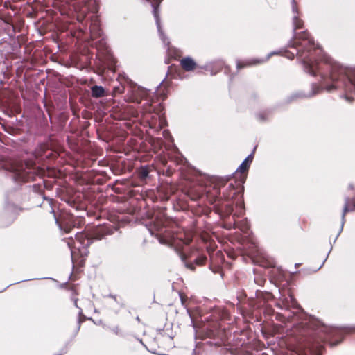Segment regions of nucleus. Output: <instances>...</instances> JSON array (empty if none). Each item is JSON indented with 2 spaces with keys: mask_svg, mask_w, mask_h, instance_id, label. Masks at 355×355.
I'll return each mask as SVG.
<instances>
[{
  "mask_svg": "<svg viewBox=\"0 0 355 355\" xmlns=\"http://www.w3.org/2000/svg\"><path fill=\"white\" fill-rule=\"evenodd\" d=\"M293 24L295 29L300 28L302 26V21L297 16L293 17Z\"/></svg>",
  "mask_w": 355,
  "mask_h": 355,
  "instance_id": "8",
  "label": "nucleus"
},
{
  "mask_svg": "<svg viewBox=\"0 0 355 355\" xmlns=\"http://www.w3.org/2000/svg\"><path fill=\"white\" fill-rule=\"evenodd\" d=\"M330 69V79L334 82L333 85L327 86L326 89L331 91L334 89L341 87L340 79L342 81L343 87L349 92L355 91V73L345 76V69L338 65L337 63L334 62L331 58L323 55L322 62L320 64L316 63L311 64L308 69V72L313 75L316 76L320 73V71L322 69Z\"/></svg>",
  "mask_w": 355,
  "mask_h": 355,
  "instance_id": "1",
  "label": "nucleus"
},
{
  "mask_svg": "<svg viewBox=\"0 0 355 355\" xmlns=\"http://www.w3.org/2000/svg\"><path fill=\"white\" fill-rule=\"evenodd\" d=\"M181 67L187 71H192L195 69L196 63L190 57H186L180 60Z\"/></svg>",
  "mask_w": 355,
  "mask_h": 355,
  "instance_id": "3",
  "label": "nucleus"
},
{
  "mask_svg": "<svg viewBox=\"0 0 355 355\" xmlns=\"http://www.w3.org/2000/svg\"><path fill=\"white\" fill-rule=\"evenodd\" d=\"M148 175V171L146 166L142 167L140 171V177L141 178H146Z\"/></svg>",
  "mask_w": 355,
  "mask_h": 355,
  "instance_id": "9",
  "label": "nucleus"
},
{
  "mask_svg": "<svg viewBox=\"0 0 355 355\" xmlns=\"http://www.w3.org/2000/svg\"><path fill=\"white\" fill-rule=\"evenodd\" d=\"M348 200L349 199L347 198L346 199V202H345V205L343 207V215H342V218H343V220H344L345 218V214L349 211H352L353 210V208H350L349 207V203H348Z\"/></svg>",
  "mask_w": 355,
  "mask_h": 355,
  "instance_id": "7",
  "label": "nucleus"
},
{
  "mask_svg": "<svg viewBox=\"0 0 355 355\" xmlns=\"http://www.w3.org/2000/svg\"><path fill=\"white\" fill-rule=\"evenodd\" d=\"M92 96L95 98L102 97L105 94V89L102 86L95 85L91 88Z\"/></svg>",
  "mask_w": 355,
  "mask_h": 355,
  "instance_id": "4",
  "label": "nucleus"
},
{
  "mask_svg": "<svg viewBox=\"0 0 355 355\" xmlns=\"http://www.w3.org/2000/svg\"><path fill=\"white\" fill-rule=\"evenodd\" d=\"M6 170L12 171L13 172H16L17 171L13 166H11L10 167H6Z\"/></svg>",
  "mask_w": 355,
  "mask_h": 355,
  "instance_id": "13",
  "label": "nucleus"
},
{
  "mask_svg": "<svg viewBox=\"0 0 355 355\" xmlns=\"http://www.w3.org/2000/svg\"><path fill=\"white\" fill-rule=\"evenodd\" d=\"M158 6L159 5L152 4L153 13V15H154V17L155 19V22H156V25H157V28L159 36H160L162 40L163 41V42L166 43L167 38L165 36V35L164 34L163 31H162Z\"/></svg>",
  "mask_w": 355,
  "mask_h": 355,
  "instance_id": "2",
  "label": "nucleus"
},
{
  "mask_svg": "<svg viewBox=\"0 0 355 355\" xmlns=\"http://www.w3.org/2000/svg\"><path fill=\"white\" fill-rule=\"evenodd\" d=\"M249 166V163L246 162V160H244L239 166L237 171H239L241 173H243L248 170Z\"/></svg>",
  "mask_w": 355,
  "mask_h": 355,
  "instance_id": "6",
  "label": "nucleus"
},
{
  "mask_svg": "<svg viewBox=\"0 0 355 355\" xmlns=\"http://www.w3.org/2000/svg\"><path fill=\"white\" fill-rule=\"evenodd\" d=\"M252 155H250L244 160H246V162L249 163V164H250V162H252Z\"/></svg>",
  "mask_w": 355,
  "mask_h": 355,
  "instance_id": "11",
  "label": "nucleus"
},
{
  "mask_svg": "<svg viewBox=\"0 0 355 355\" xmlns=\"http://www.w3.org/2000/svg\"><path fill=\"white\" fill-rule=\"evenodd\" d=\"M301 39H302L304 42L307 41V43L311 46H314L313 41L311 38L309 37V34L306 32L302 33L300 36Z\"/></svg>",
  "mask_w": 355,
  "mask_h": 355,
  "instance_id": "5",
  "label": "nucleus"
},
{
  "mask_svg": "<svg viewBox=\"0 0 355 355\" xmlns=\"http://www.w3.org/2000/svg\"><path fill=\"white\" fill-rule=\"evenodd\" d=\"M205 259H206V258L205 257H202L199 258V259L197 260L196 261L199 264H202L205 261Z\"/></svg>",
  "mask_w": 355,
  "mask_h": 355,
  "instance_id": "10",
  "label": "nucleus"
},
{
  "mask_svg": "<svg viewBox=\"0 0 355 355\" xmlns=\"http://www.w3.org/2000/svg\"><path fill=\"white\" fill-rule=\"evenodd\" d=\"M292 2H293V11L294 12L297 13V11L296 6H295V2L294 0H292Z\"/></svg>",
  "mask_w": 355,
  "mask_h": 355,
  "instance_id": "12",
  "label": "nucleus"
}]
</instances>
